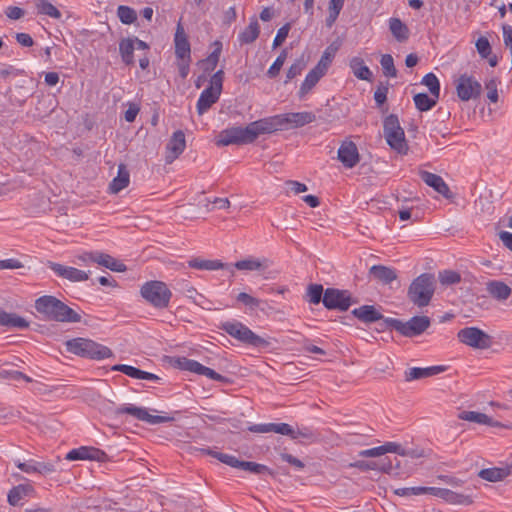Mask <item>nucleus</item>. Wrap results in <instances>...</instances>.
<instances>
[{
    "instance_id": "nucleus-17",
    "label": "nucleus",
    "mask_w": 512,
    "mask_h": 512,
    "mask_svg": "<svg viewBox=\"0 0 512 512\" xmlns=\"http://www.w3.org/2000/svg\"><path fill=\"white\" fill-rule=\"evenodd\" d=\"M107 457L106 453L98 448L90 447V446H81L76 449L70 450L66 459L69 461L76 460H96L103 461Z\"/></svg>"
},
{
    "instance_id": "nucleus-58",
    "label": "nucleus",
    "mask_w": 512,
    "mask_h": 512,
    "mask_svg": "<svg viewBox=\"0 0 512 512\" xmlns=\"http://www.w3.org/2000/svg\"><path fill=\"white\" fill-rule=\"evenodd\" d=\"M112 370L122 372L125 375H127L131 378H134V379H138L139 375H140L139 368H136V367L130 366V365H126V364H116L112 367Z\"/></svg>"
},
{
    "instance_id": "nucleus-28",
    "label": "nucleus",
    "mask_w": 512,
    "mask_h": 512,
    "mask_svg": "<svg viewBox=\"0 0 512 512\" xmlns=\"http://www.w3.org/2000/svg\"><path fill=\"white\" fill-rule=\"evenodd\" d=\"M512 473V465H506L504 467H493L480 470L478 476L489 482H497L505 479Z\"/></svg>"
},
{
    "instance_id": "nucleus-39",
    "label": "nucleus",
    "mask_w": 512,
    "mask_h": 512,
    "mask_svg": "<svg viewBox=\"0 0 512 512\" xmlns=\"http://www.w3.org/2000/svg\"><path fill=\"white\" fill-rule=\"evenodd\" d=\"M134 51L135 46L133 43V40L131 37L123 38L119 42V53L121 56L122 62L127 65L131 66L134 65Z\"/></svg>"
},
{
    "instance_id": "nucleus-12",
    "label": "nucleus",
    "mask_w": 512,
    "mask_h": 512,
    "mask_svg": "<svg viewBox=\"0 0 512 512\" xmlns=\"http://www.w3.org/2000/svg\"><path fill=\"white\" fill-rule=\"evenodd\" d=\"M458 340L470 347L486 349L491 345V336L477 327H465L459 330Z\"/></svg>"
},
{
    "instance_id": "nucleus-47",
    "label": "nucleus",
    "mask_w": 512,
    "mask_h": 512,
    "mask_svg": "<svg viewBox=\"0 0 512 512\" xmlns=\"http://www.w3.org/2000/svg\"><path fill=\"white\" fill-rule=\"evenodd\" d=\"M421 83L423 85H425L429 89V91H430V93H431V95L433 97H435L436 99H439V96H440V82H439L437 76L434 73H432V72L427 73L422 78Z\"/></svg>"
},
{
    "instance_id": "nucleus-5",
    "label": "nucleus",
    "mask_w": 512,
    "mask_h": 512,
    "mask_svg": "<svg viewBox=\"0 0 512 512\" xmlns=\"http://www.w3.org/2000/svg\"><path fill=\"white\" fill-rule=\"evenodd\" d=\"M435 292V278L430 273H423L415 278L408 288L409 300L418 307L429 305Z\"/></svg>"
},
{
    "instance_id": "nucleus-38",
    "label": "nucleus",
    "mask_w": 512,
    "mask_h": 512,
    "mask_svg": "<svg viewBox=\"0 0 512 512\" xmlns=\"http://www.w3.org/2000/svg\"><path fill=\"white\" fill-rule=\"evenodd\" d=\"M0 325L18 329H26L29 322L15 313H7L0 309Z\"/></svg>"
},
{
    "instance_id": "nucleus-14",
    "label": "nucleus",
    "mask_w": 512,
    "mask_h": 512,
    "mask_svg": "<svg viewBox=\"0 0 512 512\" xmlns=\"http://www.w3.org/2000/svg\"><path fill=\"white\" fill-rule=\"evenodd\" d=\"M48 267L59 277L71 282H82L89 278V272L55 262H49Z\"/></svg>"
},
{
    "instance_id": "nucleus-30",
    "label": "nucleus",
    "mask_w": 512,
    "mask_h": 512,
    "mask_svg": "<svg viewBox=\"0 0 512 512\" xmlns=\"http://www.w3.org/2000/svg\"><path fill=\"white\" fill-rule=\"evenodd\" d=\"M221 94L214 91L212 88H205L197 101L196 108L199 115L204 114L208 111L211 106L219 100Z\"/></svg>"
},
{
    "instance_id": "nucleus-33",
    "label": "nucleus",
    "mask_w": 512,
    "mask_h": 512,
    "mask_svg": "<svg viewBox=\"0 0 512 512\" xmlns=\"http://www.w3.org/2000/svg\"><path fill=\"white\" fill-rule=\"evenodd\" d=\"M260 26L256 17L250 19L249 25L238 34V41L241 45L251 44L259 37Z\"/></svg>"
},
{
    "instance_id": "nucleus-57",
    "label": "nucleus",
    "mask_w": 512,
    "mask_h": 512,
    "mask_svg": "<svg viewBox=\"0 0 512 512\" xmlns=\"http://www.w3.org/2000/svg\"><path fill=\"white\" fill-rule=\"evenodd\" d=\"M333 58L334 51H330V47H328L322 54L319 62L315 67L319 68L322 72L326 73L330 64L332 63Z\"/></svg>"
},
{
    "instance_id": "nucleus-4",
    "label": "nucleus",
    "mask_w": 512,
    "mask_h": 512,
    "mask_svg": "<svg viewBox=\"0 0 512 512\" xmlns=\"http://www.w3.org/2000/svg\"><path fill=\"white\" fill-rule=\"evenodd\" d=\"M140 295L152 307L163 310L170 304L172 291L165 282L150 280L140 287Z\"/></svg>"
},
{
    "instance_id": "nucleus-59",
    "label": "nucleus",
    "mask_w": 512,
    "mask_h": 512,
    "mask_svg": "<svg viewBox=\"0 0 512 512\" xmlns=\"http://www.w3.org/2000/svg\"><path fill=\"white\" fill-rule=\"evenodd\" d=\"M290 29V23H286L278 29L277 34L273 40V48L280 46L286 40Z\"/></svg>"
},
{
    "instance_id": "nucleus-37",
    "label": "nucleus",
    "mask_w": 512,
    "mask_h": 512,
    "mask_svg": "<svg viewBox=\"0 0 512 512\" xmlns=\"http://www.w3.org/2000/svg\"><path fill=\"white\" fill-rule=\"evenodd\" d=\"M130 175L124 164L118 166L117 176L112 180L109 185L111 193H118L129 185Z\"/></svg>"
},
{
    "instance_id": "nucleus-6",
    "label": "nucleus",
    "mask_w": 512,
    "mask_h": 512,
    "mask_svg": "<svg viewBox=\"0 0 512 512\" xmlns=\"http://www.w3.org/2000/svg\"><path fill=\"white\" fill-rule=\"evenodd\" d=\"M200 452L210 455L230 467L245 470L260 476L269 475L271 477H275V472L266 465L251 461H242L233 455L217 452L211 448H201Z\"/></svg>"
},
{
    "instance_id": "nucleus-44",
    "label": "nucleus",
    "mask_w": 512,
    "mask_h": 512,
    "mask_svg": "<svg viewBox=\"0 0 512 512\" xmlns=\"http://www.w3.org/2000/svg\"><path fill=\"white\" fill-rule=\"evenodd\" d=\"M442 500H444L445 502H447L449 504H454V505L467 506V505H471L473 503V499L470 495L457 493V492H454V491H452L450 489H446V488H445Z\"/></svg>"
},
{
    "instance_id": "nucleus-1",
    "label": "nucleus",
    "mask_w": 512,
    "mask_h": 512,
    "mask_svg": "<svg viewBox=\"0 0 512 512\" xmlns=\"http://www.w3.org/2000/svg\"><path fill=\"white\" fill-rule=\"evenodd\" d=\"M35 309L46 320L69 323L81 321L80 314L51 295H44L37 298L35 301Z\"/></svg>"
},
{
    "instance_id": "nucleus-41",
    "label": "nucleus",
    "mask_w": 512,
    "mask_h": 512,
    "mask_svg": "<svg viewBox=\"0 0 512 512\" xmlns=\"http://www.w3.org/2000/svg\"><path fill=\"white\" fill-rule=\"evenodd\" d=\"M487 291L497 300H506L511 295V288L502 281H490L487 284Z\"/></svg>"
},
{
    "instance_id": "nucleus-54",
    "label": "nucleus",
    "mask_w": 512,
    "mask_h": 512,
    "mask_svg": "<svg viewBox=\"0 0 512 512\" xmlns=\"http://www.w3.org/2000/svg\"><path fill=\"white\" fill-rule=\"evenodd\" d=\"M439 280L442 285H452L459 283L461 281V276L456 271L444 270L439 272Z\"/></svg>"
},
{
    "instance_id": "nucleus-22",
    "label": "nucleus",
    "mask_w": 512,
    "mask_h": 512,
    "mask_svg": "<svg viewBox=\"0 0 512 512\" xmlns=\"http://www.w3.org/2000/svg\"><path fill=\"white\" fill-rule=\"evenodd\" d=\"M175 55L180 60H191V48L183 26L179 22L177 25L175 37Z\"/></svg>"
},
{
    "instance_id": "nucleus-36",
    "label": "nucleus",
    "mask_w": 512,
    "mask_h": 512,
    "mask_svg": "<svg viewBox=\"0 0 512 512\" xmlns=\"http://www.w3.org/2000/svg\"><path fill=\"white\" fill-rule=\"evenodd\" d=\"M349 67L355 77L360 80L371 81L373 74L368 66L365 65L364 60L360 57H353L349 61Z\"/></svg>"
},
{
    "instance_id": "nucleus-21",
    "label": "nucleus",
    "mask_w": 512,
    "mask_h": 512,
    "mask_svg": "<svg viewBox=\"0 0 512 512\" xmlns=\"http://www.w3.org/2000/svg\"><path fill=\"white\" fill-rule=\"evenodd\" d=\"M351 314L364 324H371L380 320H385L381 312L374 305H362L351 311ZM382 325L385 327L384 322Z\"/></svg>"
},
{
    "instance_id": "nucleus-63",
    "label": "nucleus",
    "mask_w": 512,
    "mask_h": 512,
    "mask_svg": "<svg viewBox=\"0 0 512 512\" xmlns=\"http://www.w3.org/2000/svg\"><path fill=\"white\" fill-rule=\"evenodd\" d=\"M485 87L488 90L487 98L496 103L498 101V91H497V81L495 79H491L485 83Z\"/></svg>"
},
{
    "instance_id": "nucleus-29",
    "label": "nucleus",
    "mask_w": 512,
    "mask_h": 512,
    "mask_svg": "<svg viewBox=\"0 0 512 512\" xmlns=\"http://www.w3.org/2000/svg\"><path fill=\"white\" fill-rule=\"evenodd\" d=\"M212 46L214 50L205 59L199 61L203 72L207 74H210L217 67L223 47L222 42L219 40L214 41Z\"/></svg>"
},
{
    "instance_id": "nucleus-15",
    "label": "nucleus",
    "mask_w": 512,
    "mask_h": 512,
    "mask_svg": "<svg viewBox=\"0 0 512 512\" xmlns=\"http://www.w3.org/2000/svg\"><path fill=\"white\" fill-rule=\"evenodd\" d=\"M14 464L18 469L27 474L37 473L41 475H47L55 471V466L52 463L40 462L34 459H29L27 461L15 459Z\"/></svg>"
},
{
    "instance_id": "nucleus-13",
    "label": "nucleus",
    "mask_w": 512,
    "mask_h": 512,
    "mask_svg": "<svg viewBox=\"0 0 512 512\" xmlns=\"http://www.w3.org/2000/svg\"><path fill=\"white\" fill-rule=\"evenodd\" d=\"M114 414L116 416L121 414H129L137 420L144 421L151 425L174 421V417L172 416L151 415L145 408L136 407L132 404L117 407L114 411Z\"/></svg>"
},
{
    "instance_id": "nucleus-7",
    "label": "nucleus",
    "mask_w": 512,
    "mask_h": 512,
    "mask_svg": "<svg viewBox=\"0 0 512 512\" xmlns=\"http://www.w3.org/2000/svg\"><path fill=\"white\" fill-rule=\"evenodd\" d=\"M384 324L385 329H393L404 337L412 338L425 332L430 327L431 321L428 316H414L406 322L396 318H386Z\"/></svg>"
},
{
    "instance_id": "nucleus-34",
    "label": "nucleus",
    "mask_w": 512,
    "mask_h": 512,
    "mask_svg": "<svg viewBox=\"0 0 512 512\" xmlns=\"http://www.w3.org/2000/svg\"><path fill=\"white\" fill-rule=\"evenodd\" d=\"M369 274L371 277L383 284H389L397 278V274L394 269L383 265H373L369 270Z\"/></svg>"
},
{
    "instance_id": "nucleus-42",
    "label": "nucleus",
    "mask_w": 512,
    "mask_h": 512,
    "mask_svg": "<svg viewBox=\"0 0 512 512\" xmlns=\"http://www.w3.org/2000/svg\"><path fill=\"white\" fill-rule=\"evenodd\" d=\"M389 29L399 42H404L409 37L408 27L399 18H390Z\"/></svg>"
},
{
    "instance_id": "nucleus-23",
    "label": "nucleus",
    "mask_w": 512,
    "mask_h": 512,
    "mask_svg": "<svg viewBox=\"0 0 512 512\" xmlns=\"http://www.w3.org/2000/svg\"><path fill=\"white\" fill-rule=\"evenodd\" d=\"M271 265V262L267 258H253L249 257L243 260H239L235 262L234 264L230 265L229 272L231 274H234L233 268H236L238 270L243 271H263L269 268Z\"/></svg>"
},
{
    "instance_id": "nucleus-27",
    "label": "nucleus",
    "mask_w": 512,
    "mask_h": 512,
    "mask_svg": "<svg viewBox=\"0 0 512 512\" xmlns=\"http://www.w3.org/2000/svg\"><path fill=\"white\" fill-rule=\"evenodd\" d=\"M445 371L444 366L412 367L405 371V381L410 382L432 377Z\"/></svg>"
},
{
    "instance_id": "nucleus-56",
    "label": "nucleus",
    "mask_w": 512,
    "mask_h": 512,
    "mask_svg": "<svg viewBox=\"0 0 512 512\" xmlns=\"http://www.w3.org/2000/svg\"><path fill=\"white\" fill-rule=\"evenodd\" d=\"M224 71L222 69L216 71L210 78L208 88H212L214 91L221 94L223 88Z\"/></svg>"
},
{
    "instance_id": "nucleus-26",
    "label": "nucleus",
    "mask_w": 512,
    "mask_h": 512,
    "mask_svg": "<svg viewBox=\"0 0 512 512\" xmlns=\"http://www.w3.org/2000/svg\"><path fill=\"white\" fill-rule=\"evenodd\" d=\"M361 471L377 470L384 473H390L393 470V464L390 458L386 457L378 461L358 460L350 465Z\"/></svg>"
},
{
    "instance_id": "nucleus-64",
    "label": "nucleus",
    "mask_w": 512,
    "mask_h": 512,
    "mask_svg": "<svg viewBox=\"0 0 512 512\" xmlns=\"http://www.w3.org/2000/svg\"><path fill=\"white\" fill-rule=\"evenodd\" d=\"M384 453H396L398 455H405V450L401 444L396 442H386L382 445Z\"/></svg>"
},
{
    "instance_id": "nucleus-19",
    "label": "nucleus",
    "mask_w": 512,
    "mask_h": 512,
    "mask_svg": "<svg viewBox=\"0 0 512 512\" xmlns=\"http://www.w3.org/2000/svg\"><path fill=\"white\" fill-rule=\"evenodd\" d=\"M338 159L346 168L355 167L360 161L356 144L352 141H344L338 149Z\"/></svg>"
},
{
    "instance_id": "nucleus-61",
    "label": "nucleus",
    "mask_w": 512,
    "mask_h": 512,
    "mask_svg": "<svg viewBox=\"0 0 512 512\" xmlns=\"http://www.w3.org/2000/svg\"><path fill=\"white\" fill-rule=\"evenodd\" d=\"M304 63L302 61H296L294 62L286 73V80L285 83L289 82L290 80L294 79L296 76L300 75L302 70L304 69Z\"/></svg>"
},
{
    "instance_id": "nucleus-51",
    "label": "nucleus",
    "mask_w": 512,
    "mask_h": 512,
    "mask_svg": "<svg viewBox=\"0 0 512 512\" xmlns=\"http://www.w3.org/2000/svg\"><path fill=\"white\" fill-rule=\"evenodd\" d=\"M0 380H24L25 382L31 383L33 380L31 377L25 375L20 371L0 369Z\"/></svg>"
},
{
    "instance_id": "nucleus-9",
    "label": "nucleus",
    "mask_w": 512,
    "mask_h": 512,
    "mask_svg": "<svg viewBox=\"0 0 512 512\" xmlns=\"http://www.w3.org/2000/svg\"><path fill=\"white\" fill-rule=\"evenodd\" d=\"M255 141V132L252 131L251 125L246 127L234 126L224 129L220 132L217 140L218 146L242 145Z\"/></svg>"
},
{
    "instance_id": "nucleus-16",
    "label": "nucleus",
    "mask_w": 512,
    "mask_h": 512,
    "mask_svg": "<svg viewBox=\"0 0 512 512\" xmlns=\"http://www.w3.org/2000/svg\"><path fill=\"white\" fill-rule=\"evenodd\" d=\"M185 148L186 140L184 132L182 130L175 131L166 146V163H172L183 153Z\"/></svg>"
},
{
    "instance_id": "nucleus-3",
    "label": "nucleus",
    "mask_w": 512,
    "mask_h": 512,
    "mask_svg": "<svg viewBox=\"0 0 512 512\" xmlns=\"http://www.w3.org/2000/svg\"><path fill=\"white\" fill-rule=\"evenodd\" d=\"M219 328L239 342L255 348L266 349L270 341L255 334L249 327L240 321L232 320L221 322Z\"/></svg>"
},
{
    "instance_id": "nucleus-55",
    "label": "nucleus",
    "mask_w": 512,
    "mask_h": 512,
    "mask_svg": "<svg viewBox=\"0 0 512 512\" xmlns=\"http://www.w3.org/2000/svg\"><path fill=\"white\" fill-rule=\"evenodd\" d=\"M273 433L286 435L291 437L292 439H297L300 432H296L289 424L287 423H274Z\"/></svg>"
},
{
    "instance_id": "nucleus-20",
    "label": "nucleus",
    "mask_w": 512,
    "mask_h": 512,
    "mask_svg": "<svg viewBox=\"0 0 512 512\" xmlns=\"http://www.w3.org/2000/svg\"><path fill=\"white\" fill-rule=\"evenodd\" d=\"M35 494V488L31 484H18L9 490L7 501L11 506H21L24 500L34 497Z\"/></svg>"
},
{
    "instance_id": "nucleus-35",
    "label": "nucleus",
    "mask_w": 512,
    "mask_h": 512,
    "mask_svg": "<svg viewBox=\"0 0 512 512\" xmlns=\"http://www.w3.org/2000/svg\"><path fill=\"white\" fill-rule=\"evenodd\" d=\"M459 418L465 421L474 422L478 424H484L492 427H500L501 424L498 421H494L488 415L476 412V411H462L459 414Z\"/></svg>"
},
{
    "instance_id": "nucleus-11",
    "label": "nucleus",
    "mask_w": 512,
    "mask_h": 512,
    "mask_svg": "<svg viewBox=\"0 0 512 512\" xmlns=\"http://www.w3.org/2000/svg\"><path fill=\"white\" fill-rule=\"evenodd\" d=\"M455 88L458 98L461 101L475 100L482 93L481 83L472 75L461 74L455 80Z\"/></svg>"
},
{
    "instance_id": "nucleus-49",
    "label": "nucleus",
    "mask_w": 512,
    "mask_h": 512,
    "mask_svg": "<svg viewBox=\"0 0 512 512\" xmlns=\"http://www.w3.org/2000/svg\"><path fill=\"white\" fill-rule=\"evenodd\" d=\"M179 366L181 369L201 375L204 369V365L199 363L196 360L188 359V358H181L179 359Z\"/></svg>"
},
{
    "instance_id": "nucleus-60",
    "label": "nucleus",
    "mask_w": 512,
    "mask_h": 512,
    "mask_svg": "<svg viewBox=\"0 0 512 512\" xmlns=\"http://www.w3.org/2000/svg\"><path fill=\"white\" fill-rule=\"evenodd\" d=\"M476 48L482 58H488L491 54V46L486 37L478 38L476 42Z\"/></svg>"
},
{
    "instance_id": "nucleus-40",
    "label": "nucleus",
    "mask_w": 512,
    "mask_h": 512,
    "mask_svg": "<svg viewBox=\"0 0 512 512\" xmlns=\"http://www.w3.org/2000/svg\"><path fill=\"white\" fill-rule=\"evenodd\" d=\"M96 263L101 266H104L114 272H124L127 269V267L124 263L118 261L111 255L100 252V251H97Z\"/></svg>"
},
{
    "instance_id": "nucleus-8",
    "label": "nucleus",
    "mask_w": 512,
    "mask_h": 512,
    "mask_svg": "<svg viewBox=\"0 0 512 512\" xmlns=\"http://www.w3.org/2000/svg\"><path fill=\"white\" fill-rule=\"evenodd\" d=\"M383 133L387 144L400 154H406L408 145L405 133L400 125L399 118L395 114L388 115L383 121Z\"/></svg>"
},
{
    "instance_id": "nucleus-53",
    "label": "nucleus",
    "mask_w": 512,
    "mask_h": 512,
    "mask_svg": "<svg viewBox=\"0 0 512 512\" xmlns=\"http://www.w3.org/2000/svg\"><path fill=\"white\" fill-rule=\"evenodd\" d=\"M286 57H287V51L286 50H283L279 55L278 57L276 58V60L273 62V64L269 67L268 71H267V76L269 78H275L276 76H278L285 60H286Z\"/></svg>"
},
{
    "instance_id": "nucleus-46",
    "label": "nucleus",
    "mask_w": 512,
    "mask_h": 512,
    "mask_svg": "<svg viewBox=\"0 0 512 512\" xmlns=\"http://www.w3.org/2000/svg\"><path fill=\"white\" fill-rule=\"evenodd\" d=\"M324 288L321 284H310L307 287L305 298L313 305H318L321 301L323 302Z\"/></svg>"
},
{
    "instance_id": "nucleus-25",
    "label": "nucleus",
    "mask_w": 512,
    "mask_h": 512,
    "mask_svg": "<svg viewBox=\"0 0 512 512\" xmlns=\"http://www.w3.org/2000/svg\"><path fill=\"white\" fill-rule=\"evenodd\" d=\"M420 177L424 183L432 187L439 194L445 198H451L450 189L441 176L428 171H421Z\"/></svg>"
},
{
    "instance_id": "nucleus-45",
    "label": "nucleus",
    "mask_w": 512,
    "mask_h": 512,
    "mask_svg": "<svg viewBox=\"0 0 512 512\" xmlns=\"http://www.w3.org/2000/svg\"><path fill=\"white\" fill-rule=\"evenodd\" d=\"M413 100L416 108L421 112L432 109L438 101V99L432 95L428 96L426 93H418L414 95Z\"/></svg>"
},
{
    "instance_id": "nucleus-50",
    "label": "nucleus",
    "mask_w": 512,
    "mask_h": 512,
    "mask_svg": "<svg viewBox=\"0 0 512 512\" xmlns=\"http://www.w3.org/2000/svg\"><path fill=\"white\" fill-rule=\"evenodd\" d=\"M380 64L383 74L387 77H396L397 70L394 65L393 57L390 54H384L381 57Z\"/></svg>"
},
{
    "instance_id": "nucleus-32",
    "label": "nucleus",
    "mask_w": 512,
    "mask_h": 512,
    "mask_svg": "<svg viewBox=\"0 0 512 512\" xmlns=\"http://www.w3.org/2000/svg\"><path fill=\"white\" fill-rule=\"evenodd\" d=\"M188 266L193 269L208 271L230 269V264L223 263L220 260H206L199 257L189 260Z\"/></svg>"
},
{
    "instance_id": "nucleus-52",
    "label": "nucleus",
    "mask_w": 512,
    "mask_h": 512,
    "mask_svg": "<svg viewBox=\"0 0 512 512\" xmlns=\"http://www.w3.org/2000/svg\"><path fill=\"white\" fill-rule=\"evenodd\" d=\"M236 300L237 302L243 304L244 306L254 310V309H257L260 307V304H261V300L246 293V292H241L237 295L236 297Z\"/></svg>"
},
{
    "instance_id": "nucleus-18",
    "label": "nucleus",
    "mask_w": 512,
    "mask_h": 512,
    "mask_svg": "<svg viewBox=\"0 0 512 512\" xmlns=\"http://www.w3.org/2000/svg\"><path fill=\"white\" fill-rule=\"evenodd\" d=\"M250 125L252 131L255 132V140L261 134L272 133L284 128L281 114L251 122Z\"/></svg>"
},
{
    "instance_id": "nucleus-48",
    "label": "nucleus",
    "mask_w": 512,
    "mask_h": 512,
    "mask_svg": "<svg viewBox=\"0 0 512 512\" xmlns=\"http://www.w3.org/2000/svg\"><path fill=\"white\" fill-rule=\"evenodd\" d=\"M117 16L123 24L130 25L137 19L136 11L125 5H120L117 8Z\"/></svg>"
},
{
    "instance_id": "nucleus-10",
    "label": "nucleus",
    "mask_w": 512,
    "mask_h": 512,
    "mask_svg": "<svg viewBox=\"0 0 512 512\" xmlns=\"http://www.w3.org/2000/svg\"><path fill=\"white\" fill-rule=\"evenodd\" d=\"M355 303H357V300L352 297L349 290H342L338 288L325 289L323 305L328 310H339L344 312Z\"/></svg>"
},
{
    "instance_id": "nucleus-43",
    "label": "nucleus",
    "mask_w": 512,
    "mask_h": 512,
    "mask_svg": "<svg viewBox=\"0 0 512 512\" xmlns=\"http://www.w3.org/2000/svg\"><path fill=\"white\" fill-rule=\"evenodd\" d=\"M34 4L39 15H45L53 19H60L62 17L58 8L48 0H35Z\"/></svg>"
},
{
    "instance_id": "nucleus-31",
    "label": "nucleus",
    "mask_w": 512,
    "mask_h": 512,
    "mask_svg": "<svg viewBox=\"0 0 512 512\" xmlns=\"http://www.w3.org/2000/svg\"><path fill=\"white\" fill-rule=\"evenodd\" d=\"M325 74L326 73L322 72L319 68L316 67L309 71L300 86L298 97L303 99L316 86V84Z\"/></svg>"
},
{
    "instance_id": "nucleus-2",
    "label": "nucleus",
    "mask_w": 512,
    "mask_h": 512,
    "mask_svg": "<svg viewBox=\"0 0 512 512\" xmlns=\"http://www.w3.org/2000/svg\"><path fill=\"white\" fill-rule=\"evenodd\" d=\"M66 350L77 356L92 360H103L113 356L112 350L87 338H73L65 343Z\"/></svg>"
},
{
    "instance_id": "nucleus-24",
    "label": "nucleus",
    "mask_w": 512,
    "mask_h": 512,
    "mask_svg": "<svg viewBox=\"0 0 512 512\" xmlns=\"http://www.w3.org/2000/svg\"><path fill=\"white\" fill-rule=\"evenodd\" d=\"M283 127L291 125L292 127H302L310 124L316 120V116L313 112H292L281 114Z\"/></svg>"
},
{
    "instance_id": "nucleus-62",
    "label": "nucleus",
    "mask_w": 512,
    "mask_h": 512,
    "mask_svg": "<svg viewBox=\"0 0 512 512\" xmlns=\"http://www.w3.org/2000/svg\"><path fill=\"white\" fill-rule=\"evenodd\" d=\"M388 84H380L374 92V100L378 106L383 105L387 100Z\"/></svg>"
}]
</instances>
